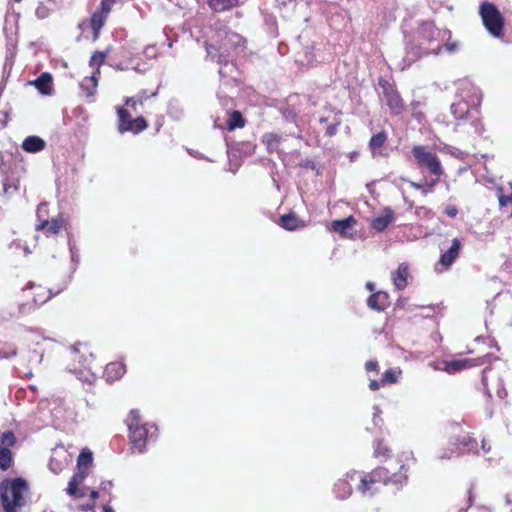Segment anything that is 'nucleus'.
<instances>
[{
    "instance_id": "1",
    "label": "nucleus",
    "mask_w": 512,
    "mask_h": 512,
    "mask_svg": "<svg viewBox=\"0 0 512 512\" xmlns=\"http://www.w3.org/2000/svg\"><path fill=\"white\" fill-rule=\"evenodd\" d=\"M408 468L406 465L397 461L394 465L389 463L386 467H379L373 470L371 473H359L357 471H351L347 473V477L351 480L358 479L360 481L357 491L363 496H372L378 490V484H395L402 486L407 480Z\"/></svg>"
},
{
    "instance_id": "2",
    "label": "nucleus",
    "mask_w": 512,
    "mask_h": 512,
    "mask_svg": "<svg viewBox=\"0 0 512 512\" xmlns=\"http://www.w3.org/2000/svg\"><path fill=\"white\" fill-rule=\"evenodd\" d=\"M217 38L220 42L219 46L206 44V52L210 60L217 61L221 66L220 76H225L228 68L229 70L234 68L233 64H229V58L243 52L245 41L241 35L228 30L219 31Z\"/></svg>"
},
{
    "instance_id": "3",
    "label": "nucleus",
    "mask_w": 512,
    "mask_h": 512,
    "mask_svg": "<svg viewBox=\"0 0 512 512\" xmlns=\"http://www.w3.org/2000/svg\"><path fill=\"white\" fill-rule=\"evenodd\" d=\"M459 100L451 105V113L456 119L470 120L475 133L482 134L483 126L478 121V106L481 95L475 87L467 86L459 93Z\"/></svg>"
},
{
    "instance_id": "4",
    "label": "nucleus",
    "mask_w": 512,
    "mask_h": 512,
    "mask_svg": "<svg viewBox=\"0 0 512 512\" xmlns=\"http://www.w3.org/2000/svg\"><path fill=\"white\" fill-rule=\"evenodd\" d=\"M419 46L414 53L415 58L424 55H438L442 51V42L450 40L451 32L439 29L431 22H424L418 29Z\"/></svg>"
},
{
    "instance_id": "5",
    "label": "nucleus",
    "mask_w": 512,
    "mask_h": 512,
    "mask_svg": "<svg viewBox=\"0 0 512 512\" xmlns=\"http://www.w3.org/2000/svg\"><path fill=\"white\" fill-rule=\"evenodd\" d=\"M129 437L133 448L139 453L145 451L146 444L157 437V427L153 423H143L138 410H131L126 418Z\"/></svg>"
},
{
    "instance_id": "6",
    "label": "nucleus",
    "mask_w": 512,
    "mask_h": 512,
    "mask_svg": "<svg viewBox=\"0 0 512 512\" xmlns=\"http://www.w3.org/2000/svg\"><path fill=\"white\" fill-rule=\"evenodd\" d=\"M1 500L5 512H16L25 505L27 483L21 478L6 480L0 486Z\"/></svg>"
},
{
    "instance_id": "7",
    "label": "nucleus",
    "mask_w": 512,
    "mask_h": 512,
    "mask_svg": "<svg viewBox=\"0 0 512 512\" xmlns=\"http://www.w3.org/2000/svg\"><path fill=\"white\" fill-rule=\"evenodd\" d=\"M479 15L487 32L494 38H501L504 30V17L491 2H482L479 7Z\"/></svg>"
},
{
    "instance_id": "8",
    "label": "nucleus",
    "mask_w": 512,
    "mask_h": 512,
    "mask_svg": "<svg viewBox=\"0 0 512 512\" xmlns=\"http://www.w3.org/2000/svg\"><path fill=\"white\" fill-rule=\"evenodd\" d=\"M412 154L418 167L427 169L430 174L436 177L444 174L439 157L428 146L416 145L412 148Z\"/></svg>"
},
{
    "instance_id": "9",
    "label": "nucleus",
    "mask_w": 512,
    "mask_h": 512,
    "mask_svg": "<svg viewBox=\"0 0 512 512\" xmlns=\"http://www.w3.org/2000/svg\"><path fill=\"white\" fill-rule=\"evenodd\" d=\"M451 445L453 446L444 449L443 451L438 453L437 458L438 459H451L453 455H460L464 453H476L479 454V451L477 449L478 443L475 439L469 438V437H462L461 439H456V441L451 442Z\"/></svg>"
},
{
    "instance_id": "10",
    "label": "nucleus",
    "mask_w": 512,
    "mask_h": 512,
    "mask_svg": "<svg viewBox=\"0 0 512 512\" xmlns=\"http://www.w3.org/2000/svg\"><path fill=\"white\" fill-rule=\"evenodd\" d=\"M118 130L120 133L133 132L138 134L147 128V122L143 117L132 119L125 108H118Z\"/></svg>"
},
{
    "instance_id": "11",
    "label": "nucleus",
    "mask_w": 512,
    "mask_h": 512,
    "mask_svg": "<svg viewBox=\"0 0 512 512\" xmlns=\"http://www.w3.org/2000/svg\"><path fill=\"white\" fill-rule=\"evenodd\" d=\"M489 358L490 356L486 355L485 357L478 359H457L451 361H444L441 364L435 366L434 368L437 370L445 371L449 374H454L469 367L482 365L486 363V361Z\"/></svg>"
},
{
    "instance_id": "12",
    "label": "nucleus",
    "mask_w": 512,
    "mask_h": 512,
    "mask_svg": "<svg viewBox=\"0 0 512 512\" xmlns=\"http://www.w3.org/2000/svg\"><path fill=\"white\" fill-rule=\"evenodd\" d=\"M482 382L489 397L491 396L489 388L490 384L492 388L495 389L496 394L500 399H504L506 397L507 391L504 388L503 380L495 372V368H486L483 370Z\"/></svg>"
},
{
    "instance_id": "13",
    "label": "nucleus",
    "mask_w": 512,
    "mask_h": 512,
    "mask_svg": "<svg viewBox=\"0 0 512 512\" xmlns=\"http://www.w3.org/2000/svg\"><path fill=\"white\" fill-rule=\"evenodd\" d=\"M383 96L387 106L393 114H400L404 109L403 101L400 95L390 85L383 86Z\"/></svg>"
},
{
    "instance_id": "14",
    "label": "nucleus",
    "mask_w": 512,
    "mask_h": 512,
    "mask_svg": "<svg viewBox=\"0 0 512 512\" xmlns=\"http://www.w3.org/2000/svg\"><path fill=\"white\" fill-rule=\"evenodd\" d=\"M461 247V241L458 238H454L451 241V246L442 252L438 265H441L443 269H448L457 259Z\"/></svg>"
},
{
    "instance_id": "15",
    "label": "nucleus",
    "mask_w": 512,
    "mask_h": 512,
    "mask_svg": "<svg viewBox=\"0 0 512 512\" xmlns=\"http://www.w3.org/2000/svg\"><path fill=\"white\" fill-rule=\"evenodd\" d=\"M394 221V212L391 208L386 207L382 214L374 217L371 221V227L378 231L382 232L384 231L389 224H391Z\"/></svg>"
},
{
    "instance_id": "16",
    "label": "nucleus",
    "mask_w": 512,
    "mask_h": 512,
    "mask_svg": "<svg viewBox=\"0 0 512 512\" xmlns=\"http://www.w3.org/2000/svg\"><path fill=\"white\" fill-rule=\"evenodd\" d=\"M126 373L125 364L122 362H111L106 365L104 370V378L107 382L119 380Z\"/></svg>"
},
{
    "instance_id": "17",
    "label": "nucleus",
    "mask_w": 512,
    "mask_h": 512,
    "mask_svg": "<svg viewBox=\"0 0 512 512\" xmlns=\"http://www.w3.org/2000/svg\"><path fill=\"white\" fill-rule=\"evenodd\" d=\"M367 305L373 310L383 311L389 305L388 294L382 291L372 294L367 300Z\"/></svg>"
},
{
    "instance_id": "18",
    "label": "nucleus",
    "mask_w": 512,
    "mask_h": 512,
    "mask_svg": "<svg viewBox=\"0 0 512 512\" xmlns=\"http://www.w3.org/2000/svg\"><path fill=\"white\" fill-rule=\"evenodd\" d=\"M352 481L347 477V474L344 478L339 479L334 485V494L336 498L340 500L347 499L352 493V486L350 484Z\"/></svg>"
},
{
    "instance_id": "19",
    "label": "nucleus",
    "mask_w": 512,
    "mask_h": 512,
    "mask_svg": "<svg viewBox=\"0 0 512 512\" xmlns=\"http://www.w3.org/2000/svg\"><path fill=\"white\" fill-rule=\"evenodd\" d=\"M409 276V267L407 264L402 263L398 269L392 273V280L395 287L399 290L404 289L407 286V279Z\"/></svg>"
},
{
    "instance_id": "20",
    "label": "nucleus",
    "mask_w": 512,
    "mask_h": 512,
    "mask_svg": "<svg viewBox=\"0 0 512 512\" xmlns=\"http://www.w3.org/2000/svg\"><path fill=\"white\" fill-rule=\"evenodd\" d=\"M62 226L61 218H54L51 221L43 219L36 225V230H45L47 235H53L58 233Z\"/></svg>"
},
{
    "instance_id": "21",
    "label": "nucleus",
    "mask_w": 512,
    "mask_h": 512,
    "mask_svg": "<svg viewBox=\"0 0 512 512\" xmlns=\"http://www.w3.org/2000/svg\"><path fill=\"white\" fill-rule=\"evenodd\" d=\"M356 224V220L353 216H349L342 220H334L331 223V229L334 232L345 236L348 234V231Z\"/></svg>"
},
{
    "instance_id": "22",
    "label": "nucleus",
    "mask_w": 512,
    "mask_h": 512,
    "mask_svg": "<svg viewBox=\"0 0 512 512\" xmlns=\"http://www.w3.org/2000/svg\"><path fill=\"white\" fill-rule=\"evenodd\" d=\"M33 84L43 95L52 93V76L47 72L42 73Z\"/></svg>"
},
{
    "instance_id": "23",
    "label": "nucleus",
    "mask_w": 512,
    "mask_h": 512,
    "mask_svg": "<svg viewBox=\"0 0 512 512\" xmlns=\"http://www.w3.org/2000/svg\"><path fill=\"white\" fill-rule=\"evenodd\" d=\"M98 79L97 73H93L91 76L85 77L80 82V88L87 97H93L97 91Z\"/></svg>"
},
{
    "instance_id": "24",
    "label": "nucleus",
    "mask_w": 512,
    "mask_h": 512,
    "mask_svg": "<svg viewBox=\"0 0 512 512\" xmlns=\"http://www.w3.org/2000/svg\"><path fill=\"white\" fill-rule=\"evenodd\" d=\"M44 147L45 141L38 136H29L22 143V148L30 153H37L43 150Z\"/></svg>"
},
{
    "instance_id": "25",
    "label": "nucleus",
    "mask_w": 512,
    "mask_h": 512,
    "mask_svg": "<svg viewBox=\"0 0 512 512\" xmlns=\"http://www.w3.org/2000/svg\"><path fill=\"white\" fill-rule=\"evenodd\" d=\"M88 471L85 469H78V471L71 477L68 487H67V493L69 495H76L77 494V487L82 484L84 479L87 477Z\"/></svg>"
},
{
    "instance_id": "26",
    "label": "nucleus",
    "mask_w": 512,
    "mask_h": 512,
    "mask_svg": "<svg viewBox=\"0 0 512 512\" xmlns=\"http://www.w3.org/2000/svg\"><path fill=\"white\" fill-rule=\"evenodd\" d=\"M386 140H387V135L383 132H380V133L374 135L370 139L369 148L371 150L373 157L382 155L381 148L383 147Z\"/></svg>"
},
{
    "instance_id": "27",
    "label": "nucleus",
    "mask_w": 512,
    "mask_h": 512,
    "mask_svg": "<svg viewBox=\"0 0 512 512\" xmlns=\"http://www.w3.org/2000/svg\"><path fill=\"white\" fill-rule=\"evenodd\" d=\"M238 0H210L209 7L215 12H223L238 5Z\"/></svg>"
},
{
    "instance_id": "28",
    "label": "nucleus",
    "mask_w": 512,
    "mask_h": 512,
    "mask_svg": "<svg viewBox=\"0 0 512 512\" xmlns=\"http://www.w3.org/2000/svg\"><path fill=\"white\" fill-rule=\"evenodd\" d=\"M279 224L283 228L292 231L300 226V221L294 214H285L280 218Z\"/></svg>"
},
{
    "instance_id": "29",
    "label": "nucleus",
    "mask_w": 512,
    "mask_h": 512,
    "mask_svg": "<svg viewBox=\"0 0 512 512\" xmlns=\"http://www.w3.org/2000/svg\"><path fill=\"white\" fill-rule=\"evenodd\" d=\"M402 371L400 368H390L386 370L383 374L381 383L385 384H395L397 383Z\"/></svg>"
},
{
    "instance_id": "30",
    "label": "nucleus",
    "mask_w": 512,
    "mask_h": 512,
    "mask_svg": "<svg viewBox=\"0 0 512 512\" xmlns=\"http://www.w3.org/2000/svg\"><path fill=\"white\" fill-rule=\"evenodd\" d=\"M70 371L73 372L76 375V377L84 383L92 384L96 380V375L90 369L84 368L78 370L74 369Z\"/></svg>"
},
{
    "instance_id": "31",
    "label": "nucleus",
    "mask_w": 512,
    "mask_h": 512,
    "mask_svg": "<svg viewBox=\"0 0 512 512\" xmlns=\"http://www.w3.org/2000/svg\"><path fill=\"white\" fill-rule=\"evenodd\" d=\"M244 126V120L240 112L234 111L230 114L227 121V129L233 131L236 128H242Z\"/></svg>"
},
{
    "instance_id": "32",
    "label": "nucleus",
    "mask_w": 512,
    "mask_h": 512,
    "mask_svg": "<svg viewBox=\"0 0 512 512\" xmlns=\"http://www.w3.org/2000/svg\"><path fill=\"white\" fill-rule=\"evenodd\" d=\"M58 294V291L54 295ZM53 296L50 290L43 287H38V291L34 294V302L36 305L41 306L46 303Z\"/></svg>"
},
{
    "instance_id": "33",
    "label": "nucleus",
    "mask_w": 512,
    "mask_h": 512,
    "mask_svg": "<svg viewBox=\"0 0 512 512\" xmlns=\"http://www.w3.org/2000/svg\"><path fill=\"white\" fill-rule=\"evenodd\" d=\"M263 143L266 145L268 151L272 152L277 150L279 137L274 133H267L262 137Z\"/></svg>"
},
{
    "instance_id": "34",
    "label": "nucleus",
    "mask_w": 512,
    "mask_h": 512,
    "mask_svg": "<svg viewBox=\"0 0 512 512\" xmlns=\"http://www.w3.org/2000/svg\"><path fill=\"white\" fill-rule=\"evenodd\" d=\"M92 463V453L90 451H82L77 459V468L88 470Z\"/></svg>"
},
{
    "instance_id": "35",
    "label": "nucleus",
    "mask_w": 512,
    "mask_h": 512,
    "mask_svg": "<svg viewBox=\"0 0 512 512\" xmlns=\"http://www.w3.org/2000/svg\"><path fill=\"white\" fill-rule=\"evenodd\" d=\"M105 58H106V53L100 52V51L95 52L91 56L89 64H90L91 67L96 69V71L94 73H97V74L100 73L99 72V68L104 63Z\"/></svg>"
},
{
    "instance_id": "36",
    "label": "nucleus",
    "mask_w": 512,
    "mask_h": 512,
    "mask_svg": "<svg viewBox=\"0 0 512 512\" xmlns=\"http://www.w3.org/2000/svg\"><path fill=\"white\" fill-rule=\"evenodd\" d=\"M106 16L102 13L95 12L91 17V27L97 35L100 29L103 27Z\"/></svg>"
},
{
    "instance_id": "37",
    "label": "nucleus",
    "mask_w": 512,
    "mask_h": 512,
    "mask_svg": "<svg viewBox=\"0 0 512 512\" xmlns=\"http://www.w3.org/2000/svg\"><path fill=\"white\" fill-rule=\"evenodd\" d=\"M442 152L447 153L451 155L452 157H455L460 160H464L467 157V153L450 145H445L442 149Z\"/></svg>"
},
{
    "instance_id": "38",
    "label": "nucleus",
    "mask_w": 512,
    "mask_h": 512,
    "mask_svg": "<svg viewBox=\"0 0 512 512\" xmlns=\"http://www.w3.org/2000/svg\"><path fill=\"white\" fill-rule=\"evenodd\" d=\"M11 452L7 448L0 449V468L2 470H6L9 468L11 464Z\"/></svg>"
},
{
    "instance_id": "39",
    "label": "nucleus",
    "mask_w": 512,
    "mask_h": 512,
    "mask_svg": "<svg viewBox=\"0 0 512 512\" xmlns=\"http://www.w3.org/2000/svg\"><path fill=\"white\" fill-rule=\"evenodd\" d=\"M390 452V449L389 447L383 443L382 441H377L375 444H374V455L376 457H380V456H387Z\"/></svg>"
},
{
    "instance_id": "40",
    "label": "nucleus",
    "mask_w": 512,
    "mask_h": 512,
    "mask_svg": "<svg viewBox=\"0 0 512 512\" xmlns=\"http://www.w3.org/2000/svg\"><path fill=\"white\" fill-rule=\"evenodd\" d=\"M438 178L431 180L430 182L425 181L423 183V195L426 196L429 193L434 192V188L436 184L438 183Z\"/></svg>"
},
{
    "instance_id": "41",
    "label": "nucleus",
    "mask_w": 512,
    "mask_h": 512,
    "mask_svg": "<svg viewBox=\"0 0 512 512\" xmlns=\"http://www.w3.org/2000/svg\"><path fill=\"white\" fill-rule=\"evenodd\" d=\"M63 467H64V464L62 462H58L54 458H52L49 462V468L55 474H58L59 472H61Z\"/></svg>"
},
{
    "instance_id": "42",
    "label": "nucleus",
    "mask_w": 512,
    "mask_h": 512,
    "mask_svg": "<svg viewBox=\"0 0 512 512\" xmlns=\"http://www.w3.org/2000/svg\"><path fill=\"white\" fill-rule=\"evenodd\" d=\"M442 44V48L444 47L448 53H455L458 51L459 46L457 42H449V40H446L442 42Z\"/></svg>"
},
{
    "instance_id": "43",
    "label": "nucleus",
    "mask_w": 512,
    "mask_h": 512,
    "mask_svg": "<svg viewBox=\"0 0 512 512\" xmlns=\"http://www.w3.org/2000/svg\"><path fill=\"white\" fill-rule=\"evenodd\" d=\"M125 105L127 107H130L135 113H138V106L139 105V102L138 100L134 97H127L126 100H125Z\"/></svg>"
},
{
    "instance_id": "44",
    "label": "nucleus",
    "mask_w": 512,
    "mask_h": 512,
    "mask_svg": "<svg viewBox=\"0 0 512 512\" xmlns=\"http://www.w3.org/2000/svg\"><path fill=\"white\" fill-rule=\"evenodd\" d=\"M110 3L107 2V0L101 1L100 11H97L98 13H102L106 17L108 16L109 12L111 11Z\"/></svg>"
},
{
    "instance_id": "45",
    "label": "nucleus",
    "mask_w": 512,
    "mask_h": 512,
    "mask_svg": "<svg viewBox=\"0 0 512 512\" xmlns=\"http://www.w3.org/2000/svg\"><path fill=\"white\" fill-rule=\"evenodd\" d=\"M47 212H48V207H47L46 203H41L38 205L36 213H37L39 222L41 221V217L46 215Z\"/></svg>"
},
{
    "instance_id": "46",
    "label": "nucleus",
    "mask_w": 512,
    "mask_h": 512,
    "mask_svg": "<svg viewBox=\"0 0 512 512\" xmlns=\"http://www.w3.org/2000/svg\"><path fill=\"white\" fill-rule=\"evenodd\" d=\"M444 213L450 217V218H454L457 216L458 214V209L456 206H453V205H449L445 208L444 210Z\"/></svg>"
},
{
    "instance_id": "47",
    "label": "nucleus",
    "mask_w": 512,
    "mask_h": 512,
    "mask_svg": "<svg viewBox=\"0 0 512 512\" xmlns=\"http://www.w3.org/2000/svg\"><path fill=\"white\" fill-rule=\"evenodd\" d=\"M35 13L36 16L41 19L46 18L48 16V10L43 5L38 6Z\"/></svg>"
},
{
    "instance_id": "48",
    "label": "nucleus",
    "mask_w": 512,
    "mask_h": 512,
    "mask_svg": "<svg viewBox=\"0 0 512 512\" xmlns=\"http://www.w3.org/2000/svg\"><path fill=\"white\" fill-rule=\"evenodd\" d=\"M135 98L138 100L139 105L142 106L144 101H146L149 98V95L147 91L142 90L135 96Z\"/></svg>"
},
{
    "instance_id": "49",
    "label": "nucleus",
    "mask_w": 512,
    "mask_h": 512,
    "mask_svg": "<svg viewBox=\"0 0 512 512\" xmlns=\"http://www.w3.org/2000/svg\"><path fill=\"white\" fill-rule=\"evenodd\" d=\"M365 368L367 371H376L378 368V363L377 361H368L365 364Z\"/></svg>"
},
{
    "instance_id": "50",
    "label": "nucleus",
    "mask_w": 512,
    "mask_h": 512,
    "mask_svg": "<svg viewBox=\"0 0 512 512\" xmlns=\"http://www.w3.org/2000/svg\"><path fill=\"white\" fill-rule=\"evenodd\" d=\"M88 492V488L86 487H82V488H79V486L77 487V494L76 495H72L73 497L75 498H83L86 496Z\"/></svg>"
},
{
    "instance_id": "51",
    "label": "nucleus",
    "mask_w": 512,
    "mask_h": 512,
    "mask_svg": "<svg viewBox=\"0 0 512 512\" xmlns=\"http://www.w3.org/2000/svg\"><path fill=\"white\" fill-rule=\"evenodd\" d=\"M22 248V243L19 240H14L9 244L10 250H20Z\"/></svg>"
},
{
    "instance_id": "52",
    "label": "nucleus",
    "mask_w": 512,
    "mask_h": 512,
    "mask_svg": "<svg viewBox=\"0 0 512 512\" xmlns=\"http://www.w3.org/2000/svg\"><path fill=\"white\" fill-rule=\"evenodd\" d=\"M509 202H512L511 196H503V195H501L499 197V204H500V206H506Z\"/></svg>"
},
{
    "instance_id": "53",
    "label": "nucleus",
    "mask_w": 512,
    "mask_h": 512,
    "mask_svg": "<svg viewBox=\"0 0 512 512\" xmlns=\"http://www.w3.org/2000/svg\"><path fill=\"white\" fill-rule=\"evenodd\" d=\"M481 450L483 452V455H486L487 453L490 452L491 446L485 440H482Z\"/></svg>"
},
{
    "instance_id": "54",
    "label": "nucleus",
    "mask_w": 512,
    "mask_h": 512,
    "mask_svg": "<svg viewBox=\"0 0 512 512\" xmlns=\"http://www.w3.org/2000/svg\"><path fill=\"white\" fill-rule=\"evenodd\" d=\"M382 383H379L377 380H370V383H369V388L372 390V391H376L380 388V385Z\"/></svg>"
},
{
    "instance_id": "55",
    "label": "nucleus",
    "mask_w": 512,
    "mask_h": 512,
    "mask_svg": "<svg viewBox=\"0 0 512 512\" xmlns=\"http://www.w3.org/2000/svg\"><path fill=\"white\" fill-rule=\"evenodd\" d=\"M145 55L148 57H153L155 55V48L154 46H148L145 48Z\"/></svg>"
},
{
    "instance_id": "56",
    "label": "nucleus",
    "mask_w": 512,
    "mask_h": 512,
    "mask_svg": "<svg viewBox=\"0 0 512 512\" xmlns=\"http://www.w3.org/2000/svg\"><path fill=\"white\" fill-rule=\"evenodd\" d=\"M409 184L412 188L420 190L423 193V184L414 181H409Z\"/></svg>"
},
{
    "instance_id": "57",
    "label": "nucleus",
    "mask_w": 512,
    "mask_h": 512,
    "mask_svg": "<svg viewBox=\"0 0 512 512\" xmlns=\"http://www.w3.org/2000/svg\"><path fill=\"white\" fill-rule=\"evenodd\" d=\"M112 486V482L111 481H107V482H103L101 484V487L103 490H107L108 488H110Z\"/></svg>"
},
{
    "instance_id": "58",
    "label": "nucleus",
    "mask_w": 512,
    "mask_h": 512,
    "mask_svg": "<svg viewBox=\"0 0 512 512\" xmlns=\"http://www.w3.org/2000/svg\"><path fill=\"white\" fill-rule=\"evenodd\" d=\"M21 249L24 251L25 255H29L32 253V251L29 249V247L27 245L22 244Z\"/></svg>"
},
{
    "instance_id": "59",
    "label": "nucleus",
    "mask_w": 512,
    "mask_h": 512,
    "mask_svg": "<svg viewBox=\"0 0 512 512\" xmlns=\"http://www.w3.org/2000/svg\"><path fill=\"white\" fill-rule=\"evenodd\" d=\"M99 496V493L95 490H91L90 492V497L93 499V500H96Z\"/></svg>"
},
{
    "instance_id": "60",
    "label": "nucleus",
    "mask_w": 512,
    "mask_h": 512,
    "mask_svg": "<svg viewBox=\"0 0 512 512\" xmlns=\"http://www.w3.org/2000/svg\"><path fill=\"white\" fill-rule=\"evenodd\" d=\"M366 288H367L368 290H370V291H373V290H374V288H375V285H374V283H372V282H367V283H366Z\"/></svg>"
},
{
    "instance_id": "61",
    "label": "nucleus",
    "mask_w": 512,
    "mask_h": 512,
    "mask_svg": "<svg viewBox=\"0 0 512 512\" xmlns=\"http://www.w3.org/2000/svg\"><path fill=\"white\" fill-rule=\"evenodd\" d=\"M374 410H375V412H374V423L376 424V417L380 413V410H379V408L377 406L374 407Z\"/></svg>"
},
{
    "instance_id": "62",
    "label": "nucleus",
    "mask_w": 512,
    "mask_h": 512,
    "mask_svg": "<svg viewBox=\"0 0 512 512\" xmlns=\"http://www.w3.org/2000/svg\"><path fill=\"white\" fill-rule=\"evenodd\" d=\"M103 512H115V511H114L111 507H109V506H105V507L103 508Z\"/></svg>"
},
{
    "instance_id": "63",
    "label": "nucleus",
    "mask_w": 512,
    "mask_h": 512,
    "mask_svg": "<svg viewBox=\"0 0 512 512\" xmlns=\"http://www.w3.org/2000/svg\"><path fill=\"white\" fill-rule=\"evenodd\" d=\"M70 251H71V257H72V260H74V258H75V253H74V251H73V249H72V248L70 249Z\"/></svg>"
},
{
    "instance_id": "64",
    "label": "nucleus",
    "mask_w": 512,
    "mask_h": 512,
    "mask_svg": "<svg viewBox=\"0 0 512 512\" xmlns=\"http://www.w3.org/2000/svg\"><path fill=\"white\" fill-rule=\"evenodd\" d=\"M78 352H79V350H78L76 347H74V348L72 349V353L76 354V353H78Z\"/></svg>"
}]
</instances>
